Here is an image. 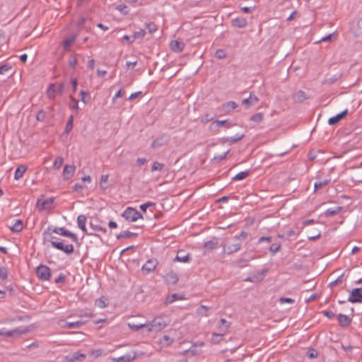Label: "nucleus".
<instances>
[{
    "instance_id": "nucleus-32",
    "label": "nucleus",
    "mask_w": 362,
    "mask_h": 362,
    "mask_svg": "<svg viewBox=\"0 0 362 362\" xmlns=\"http://www.w3.org/2000/svg\"><path fill=\"white\" fill-rule=\"evenodd\" d=\"M230 326V322L225 319H221L218 322V328L225 332Z\"/></svg>"
},
{
    "instance_id": "nucleus-41",
    "label": "nucleus",
    "mask_w": 362,
    "mask_h": 362,
    "mask_svg": "<svg viewBox=\"0 0 362 362\" xmlns=\"http://www.w3.org/2000/svg\"><path fill=\"white\" fill-rule=\"evenodd\" d=\"M264 118V115L262 112L256 113L251 116L250 120L255 122H260Z\"/></svg>"
},
{
    "instance_id": "nucleus-4",
    "label": "nucleus",
    "mask_w": 362,
    "mask_h": 362,
    "mask_svg": "<svg viewBox=\"0 0 362 362\" xmlns=\"http://www.w3.org/2000/svg\"><path fill=\"white\" fill-rule=\"evenodd\" d=\"M241 241H235L233 239V243L228 242L226 245H223V252L228 255H231L235 252L239 251L241 248Z\"/></svg>"
},
{
    "instance_id": "nucleus-42",
    "label": "nucleus",
    "mask_w": 362,
    "mask_h": 362,
    "mask_svg": "<svg viewBox=\"0 0 362 362\" xmlns=\"http://www.w3.org/2000/svg\"><path fill=\"white\" fill-rule=\"evenodd\" d=\"M95 305L100 308H104L107 306V303H105V299L104 297H101L95 300Z\"/></svg>"
},
{
    "instance_id": "nucleus-47",
    "label": "nucleus",
    "mask_w": 362,
    "mask_h": 362,
    "mask_svg": "<svg viewBox=\"0 0 362 362\" xmlns=\"http://www.w3.org/2000/svg\"><path fill=\"white\" fill-rule=\"evenodd\" d=\"M163 167H164V164L160 163L158 161H155V162H153V163L151 166V170L152 171H156V170L160 171L163 170Z\"/></svg>"
},
{
    "instance_id": "nucleus-1",
    "label": "nucleus",
    "mask_w": 362,
    "mask_h": 362,
    "mask_svg": "<svg viewBox=\"0 0 362 362\" xmlns=\"http://www.w3.org/2000/svg\"><path fill=\"white\" fill-rule=\"evenodd\" d=\"M52 233H57L64 237L69 238L74 243H78L77 235L75 233L68 230L64 227L52 228V226H49L43 232V235L45 236H49V242L52 247L61 250L68 255H71L74 251V245L72 244L64 245V241L54 240L57 239V238L52 235Z\"/></svg>"
},
{
    "instance_id": "nucleus-48",
    "label": "nucleus",
    "mask_w": 362,
    "mask_h": 362,
    "mask_svg": "<svg viewBox=\"0 0 362 362\" xmlns=\"http://www.w3.org/2000/svg\"><path fill=\"white\" fill-rule=\"evenodd\" d=\"M46 118V112L44 110H40L37 115H36V119L39 122H43Z\"/></svg>"
},
{
    "instance_id": "nucleus-58",
    "label": "nucleus",
    "mask_w": 362,
    "mask_h": 362,
    "mask_svg": "<svg viewBox=\"0 0 362 362\" xmlns=\"http://www.w3.org/2000/svg\"><path fill=\"white\" fill-rule=\"evenodd\" d=\"M247 233L245 231H242L238 235H235L233 237V240L235 241H240V239H245L247 237Z\"/></svg>"
},
{
    "instance_id": "nucleus-57",
    "label": "nucleus",
    "mask_w": 362,
    "mask_h": 362,
    "mask_svg": "<svg viewBox=\"0 0 362 362\" xmlns=\"http://www.w3.org/2000/svg\"><path fill=\"white\" fill-rule=\"evenodd\" d=\"M103 354V351L102 349H95V350H92L88 352V354L91 356H94L95 358L101 356Z\"/></svg>"
},
{
    "instance_id": "nucleus-7",
    "label": "nucleus",
    "mask_w": 362,
    "mask_h": 362,
    "mask_svg": "<svg viewBox=\"0 0 362 362\" xmlns=\"http://www.w3.org/2000/svg\"><path fill=\"white\" fill-rule=\"evenodd\" d=\"M86 221H87V218H86V216L85 215H83V214L79 215L77 217V225H78V227L81 230H82L84 233H86L88 235H95V236H98V235H96L94 233H92V232L89 233V232L87 231V228L86 227Z\"/></svg>"
},
{
    "instance_id": "nucleus-55",
    "label": "nucleus",
    "mask_w": 362,
    "mask_h": 362,
    "mask_svg": "<svg viewBox=\"0 0 362 362\" xmlns=\"http://www.w3.org/2000/svg\"><path fill=\"white\" fill-rule=\"evenodd\" d=\"M146 28L148 30L149 33H153L157 30V25L153 23H146Z\"/></svg>"
},
{
    "instance_id": "nucleus-26",
    "label": "nucleus",
    "mask_w": 362,
    "mask_h": 362,
    "mask_svg": "<svg viewBox=\"0 0 362 362\" xmlns=\"http://www.w3.org/2000/svg\"><path fill=\"white\" fill-rule=\"evenodd\" d=\"M307 98H308V97L303 90H298L293 97V100L298 103H302Z\"/></svg>"
},
{
    "instance_id": "nucleus-21",
    "label": "nucleus",
    "mask_w": 362,
    "mask_h": 362,
    "mask_svg": "<svg viewBox=\"0 0 362 362\" xmlns=\"http://www.w3.org/2000/svg\"><path fill=\"white\" fill-rule=\"evenodd\" d=\"M232 24L235 27L243 28L247 25V21L244 18H236L233 20Z\"/></svg>"
},
{
    "instance_id": "nucleus-36",
    "label": "nucleus",
    "mask_w": 362,
    "mask_h": 362,
    "mask_svg": "<svg viewBox=\"0 0 362 362\" xmlns=\"http://www.w3.org/2000/svg\"><path fill=\"white\" fill-rule=\"evenodd\" d=\"M76 35H73L70 36L69 37L65 39L63 42L64 48L67 49L76 40Z\"/></svg>"
},
{
    "instance_id": "nucleus-3",
    "label": "nucleus",
    "mask_w": 362,
    "mask_h": 362,
    "mask_svg": "<svg viewBox=\"0 0 362 362\" xmlns=\"http://www.w3.org/2000/svg\"><path fill=\"white\" fill-rule=\"evenodd\" d=\"M122 216L127 221L134 222L139 218H143L142 214L133 207H127L122 214Z\"/></svg>"
},
{
    "instance_id": "nucleus-19",
    "label": "nucleus",
    "mask_w": 362,
    "mask_h": 362,
    "mask_svg": "<svg viewBox=\"0 0 362 362\" xmlns=\"http://www.w3.org/2000/svg\"><path fill=\"white\" fill-rule=\"evenodd\" d=\"M136 358V354L134 353V354L132 356L130 354L122 356L118 358H113V361L115 362H130L133 360H134Z\"/></svg>"
},
{
    "instance_id": "nucleus-24",
    "label": "nucleus",
    "mask_w": 362,
    "mask_h": 362,
    "mask_svg": "<svg viewBox=\"0 0 362 362\" xmlns=\"http://www.w3.org/2000/svg\"><path fill=\"white\" fill-rule=\"evenodd\" d=\"M26 170V167L25 165H19L15 171L14 179L18 180L23 176L24 173Z\"/></svg>"
},
{
    "instance_id": "nucleus-37",
    "label": "nucleus",
    "mask_w": 362,
    "mask_h": 362,
    "mask_svg": "<svg viewBox=\"0 0 362 362\" xmlns=\"http://www.w3.org/2000/svg\"><path fill=\"white\" fill-rule=\"evenodd\" d=\"M80 96L81 101L83 102L85 104H87L90 100V95L89 93L86 92L85 90H81Z\"/></svg>"
},
{
    "instance_id": "nucleus-49",
    "label": "nucleus",
    "mask_w": 362,
    "mask_h": 362,
    "mask_svg": "<svg viewBox=\"0 0 362 362\" xmlns=\"http://www.w3.org/2000/svg\"><path fill=\"white\" fill-rule=\"evenodd\" d=\"M215 57L217 59H222L226 57V53L224 49H218L215 53Z\"/></svg>"
},
{
    "instance_id": "nucleus-17",
    "label": "nucleus",
    "mask_w": 362,
    "mask_h": 362,
    "mask_svg": "<svg viewBox=\"0 0 362 362\" xmlns=\"http://www.w3.org/2000/svg\"><path fill=\"white\" fill-rule=\"evenodd\" d=\"M27 332V329H21L19 328L15 329L13 330H9L6 332H4L2 330H0V336H6V337H13L15 334H25Z\"/></svg>"
},
{
    "instance_id": "nucleus-62",
    "label": "nucleus",
    "mask_w": 362,
    "mask_h": 362,
    "mask_svg": "<svg viewBox=\"0 0 362 362\" xmlns=\"http://www.w3.org/2000/svg\"><path fill=\"white\" fill-rule=\"evenodd\" d=\"M224 106L227 108L234 110L238 107V105L234 101H229L224 104Z\"/></svg>"
},
{
    "instance_id": "nucleus-30",
    "label": "nucleus",
    "mask_w": 362,
    "mask_h": 362,
    "mask_svg": "<svg viewBox=\"0 0 362 362\" xmlns=\"http://www.w3.org/2000/svg\"><path fill=\"white\" fill-rule=\"evenodd\" d=\"M342 210L341 206H337L334 209H328L326 210L325 214L326 216H331L337 214Z\"/></svg>"
},
{
    "instance_id": "nucleus-22",
    "label": "nucleus",
    "mask_w": 362,
    "mask_h": 362,
    "mask_svg": "<svg viewBox=\"0 0 362 362\" xmlns=\"http://www.w3.org/2000/svg\"><path fill=\"white\" fill-rule=\"evenodd\" d=\"M168 140L165 138V136H161L153 141L151 143V147L153 148H156L160 146L165 145L167 143Z\"/></svg>"
},
{
    "instance_id": "nucleus-33",
    "label": "nucleus",
    "mask_w": 362,
    "mask_h": 362,
    "mask_svg": "<svg viewBox=\"0 0 362 362\" xmlns=\"http://www.w3.org/2000/svg\"><path fill=\"white\" fill-rule=\"evenodd\" d=\"M329 182H330L329 179H325L322 181L315 182L314 185L315 191H317V190L322 188L323 187L327 185Z\"/></svg>"
},
{
    "instance_id": "nucleus-27",
    "label": "nucleus",
    "mask_w": 362,
    "mask_h": 362,
    "mask_svg": "<svg viewBox=\"0 0 362 362\" xmlns=\"http://www.w3.org/2000/svg\"><path fill=\"white\" fill-rule=\"evenodd\" d=\"M89 226L93 230H95V231H101L103 232V233H107V229L103 226H101L100 225L96 223V221H94L93 220H91L89 223Z\"/></svg>"
},
{
    "instance_id": "nucleus-6",
    "label": "nucleus",
    "mask_w": 362,
    "mask_h": 362,
    "mask_svg": "<svg viewBox=\"0 0 362 362\" xmlns=\"http://www.w3.org/2000/svg\"><path fill=\"white\" fill-rule=\"evenodd\" d=\"M348 301L352 303H362V286L361 288H354L351 291Z\"/></svg>"
},
{
    "instance_id": "nucleus-38",
    "label": "nucleus",
    "mask_w": 362,
    "mask_h": 362,
    "mask_svg": "<svg viewBox=\"0 0 362 362\" xmlns=\"http://www.w3.org/2000/svg\"><path fill=\"white\" fill-rule=\"evenodd\" d=\"M74 116L70 115L66 122L65 133L69 134L73 128Z\"/></svg>"
},
{
    "instance_id": "nucleus-28",
    "label": "nucleus",
    "mask_w": 362,
    "mask_h": 362,
    "mask_svg": "<svg viewBox=\"0 0 362 362\" xmlns=\"http://www.w3.org/2000/svg\"><path fill=\"white\" fill-rule=\"evenodd\" d=\"M56 92V85L54 83H50L47 90V98L49 99H54L55 98Z\"/></svg>"
},
{
    "instance_id": "nucleus-39",
    "label": "nucleus",
    "mask_w": 362,
    "mask_h": 362,
    "mask_svg": "<svg viewBox=\"0 0 362 362\" xmlns=\"http://www.w3.org/2000/svg\"><path fill=\"white\" fill-rule=\"evenodd\" d=\"M218 245V242L216 240H211L204 243V247L208 248L209 250H213Z\"/></svg>"
},
{
    "instance_id": "nucleus-15",
    "label": "nucleus",
    "mask_w": 362,
    "mask_h": 362,
    "mask_svg": "<svg viewBox=\"0 0 362 362\" xmlns=\"http://www.w3.org/2000/svg\"><path fill=\"white\" fill-rule=\"evenodd\" d=\"M165 280L168 284H176L179 281V277L175 272L171 271L165 274Z\"/></svg>"
},
{
    "instance_id": "nucleus-12",
    "label": "nucleus",
    "mask_w": 362,
    "mask_h": 362,
    "mask_svg": "<svg viewBox=\"0 0 362 362\" xmlns=\"http://www.w3.org/2000/svg\"><path fill=\"white\" fill-rule=\"evenodd\" d=\"M190 256L189 253H185L184 250H179L174 261H177L183 263L189 262Z\"/></svg>"
},
{
    "instance_id": "nucleus-34",
    "label": "nucleus",
    "mask_w": 362,
    "mask_h": 362,
    "mask_svg": "<svg viewBox=\"0 0 362 362\" xmlns=\"http://www.w3.org/2000/svg\"><path fill=\"white\" fill-rule=\"evenodd\" d=\"M227 122L226 120H216L210 125L211 129H218L221 127L223 126Z\"/></svg>"
},
{
    "instance_id": "nucleus-43",
    "label": "nucleus",
    "mask_w": 362,
    "mask_h": 362,
    "mask_svg": "<svg viewBox=\"0 0 362 362\" xmlns=\"http://www.w3.org/2000/svg\"><path fill=\"white\" fill-rule=\"evenodd\" d=\"M71 356L74 359L78 361H83L86 358V355L79 352H74Z\"/></svg>"
},
{
    "instance_id": "nucleus-10",
    "label": "nucleus",
    "mask_w": 362,
    "mask_h": 362,
    "mask_svg": "<svg viewBox=\"0 0 362 362\" xmlns=\"http://www.w3.org/2000/svg\"><path fill=\"white\" fill-rule=\"evenodd\" d=\"M85 324V321L78 320L73 322H63V324L61 325L63 328H69V329H78L82 325Z\"/></svg>"
},
{
    "instance_id": "nucleus-40",
    "label": "nucleus",
    "mask_w": 362,
    "mask_h": 362,
    "mask_svg": "<svg viewBox=\"0 0 362 362\" xmlns=\"http://www.w3.org/2000/svg\"><path fill=\"white\" fill-rule=\"evenodd\" d=\"M224 333H214L211 337V341L214 344H218L222 340Z\"/></svg>"
},
{
    "instance_id": "nucleus-53",
    "label": "nucleus",
    "mask_w": 362,
    "mask_h": 362,
    "mask_svg": "<svg viewBox=\"0 0 362 362\" xmlns=\"http://www.w3.org/2000/svg\"><path fill=\"white\" fill-rule=\"evenodd\" d=\"M8 277L7 269L5 267H0V278L1 280H5Z\"/></svg>"
},
{
    "instance_id": "nucleus-2",
    "label": "nucleus",
    "mask_w": 362,
    "mask_h": 362,
    "mask_svg": "<svg viewBox=\"0 0 362 362\" xmlns=\"http://www.w3.org/2000/svg\"><path fill=\"white\" fill-rule=\"evenodd\" d=\"M168 325L167 317L158 316L155 317L150 323H147L146 329L148 332H159Z\"/></svg>"
},
{
    "instance_id": "nucleus-25",
    "label": "nucleus",
    "mask_w": 362,
    "mask_h": 362,
    "mask_svg": "<svg viewBox=\"0 0 362 362\" xmlns=\"http://www.w3.org/2000/svg\"><path fill=\"white\" fill-rule=\"evenodd\" d=\"M137 235V233L130 232L129 230H124L120 233L117 234L116 238L117 240H120L122 238H129L132 237H135Z\"/></svg>"
},
{
    "instance_id": "nucleus-54",
    "label": "nucleus",
    "mask_w": 362,
    "mask_h": 362,
    "mask_svg": "<svg viewBox=\"0 0 362 362\" xmlns=\"http://www.w3.org/2000/svg\"><path fill=\"white\" fill-rule=\"evenodd\" d=\"M173 341V339H172L169 336L164 335L160 340V343L163 344L166 346L170 345Z\"/></svg>"
},
{
    "instance_id": "nucleus-56",
    "label": "nucleus",
    "mask_w": 362,
    "mask_h": 362,
    "mask_svg": "<svg viewBox=\"0 0 362 362\" xmlns=\"http://www.w3.org/2000/svg\"><path fill=\"white\" fill-rule=\"evenodd\" d=\"M108 177V175H103L100 177V187L103 189H106L107 188V186H104L103 184L107 182Z\"/></svg>"
},
{
    "instance_id": "nucleus-35",
    "label": "nucleus",
    "mask_w": 362,
    "mask_h": 362,
    "mask_svg": "<svg viewBox=\"0 0 362 362\" xmlns=\"http://www.w3.org/2000/svg\"><path fill=\"white\" fill-rule=\"evenodd\" d=\"M146 34V32L144 30H141L138 32H136L132 35V40H130V43H132L135 41L136 39L140 38L142 39Z\"/></svg>"
},
{
    "instance_id": "nucleus-51",
    "label": "nucleus",
    "mask_w": 362,
    "mask_h": 362,
    "mask_svg": "<svg viewBox=\"0 0 362 362\" xmlns=\"http://www.w3.org/2000/svg\"><path fill=\"white\" fill-rule=\"evenodd\" d=\"M64 159L62 157H57L54 162L53 166L55 169H59L62 165Z\"/></svg>"
},
{
    "instance_id": "nucleus-59",
    "label": "nucleus",
    "mask_w": 362,
    "mask_h": 362,
    "mask_svg": "<svg viewBox=\"0 0 362 362\" xmlns=\"http://www.w3.org/2000/svg\"><path fill=\"white\" fill-rule=\"evenodd\" d=\"M317 355H318V353L317 351L314 349H310L308 351V356L310 358H315L317 357Z\"/></svg>"
},
{
    "instance_id": "nucleus-8",
    "label": "nucleus",
    "mask_w": 362,
    "mask_h": 362,
    "mask_svg": "<svg viewBox=\"0 0 362 362\" xmlns=\"http://www.w3.org/2000/svg\"><path fill=\"white\" fill-rule=\"evenodd\" d=\"M54 200V197H51L45 200L38 199L37 202V207L40 211L49 209L52 207Z\"/></svg>"
},
{
    "instance_id": "nucleus-61",
    "label": "nucleus",
    "mask_w": 362,
    "mask_h": 362,
    "mask_svg": "<svg viewBox=\"0 0 362 362\" xmlns=\"http://www.w3.org/2000/svg\"><path fill=\"white\" fill-rule=\"evenodd\" d=\"M155 205L153 202H146L140 206V209L142 211L146 212L148 207Z\"/></svg>"
},
{
    "instance_id": "nucleus-9",
    "label": "nucleus",
    "mask_w": 362,
    "mask_h": 362,
    "mask_svg": "<svg viewBox=\"0 0 362 362\" xmlns=\"http://www.w3.org/2000/svg\"><path fill=\"white\" fill-rule=\"evenodd\" d=\"M158 262L156 259H148L143 266L142 271L146 274H149L155 270Z\"/></svg>"
},
{
    "instance_id": "nucleus-31",
    "label": "nucleus",
    "mask_w": 362,
    "mask_h": 362,
    "mask_svg": "<svg viewBox=\"0 0 362 362\" xmlns=\"http://www.w3.org/2000/svg\"><path fill=\"white\" fill-rule=\"evenodd\" d=\"M250 173L248 170L243 171L238 173L235 177L232 178L233 180H242L245 179L250 175Z\"/></svg>"
},
{
    "instance_id": "nucleus-44",
    "label": "nucleus",
    "mask_w": 362,
    "mask_h": 362,
    "mask_svg": "<svg viewBox=\"0 0 362 362\" xmlns=\"http://www.w3.org/2000/svg\"><path fill=\"white\" fill-rule=\"evenodd\" d=\"M146 325H147V323L146 324H132V323H129V327H130V329L132 330H134V331H138L139 329L143 328V327H146Z\"/></svg>"
},
{
    "instance_id": "nucleus-18",
    "label": "nucleus",
    "mask_w": 362,
    "mask_h": 362,
    "mask_svg": "<svg viewBox=\"0 0 362 362\" xmlns=\"http://www.w3.org/2000/svg\"><path fill=\"white\" fill-rule=\"evenodd\" d=\"M259 101V98L254 95L250 94L249 98L243 100V104L246 105L247 107L256 105Z\"/></svg>"
},
{
    "instance_id": "nucleus-52",
    "label": "nucleus",
    "mask_w": 362,
    "mask_h": 362,
    "mask_svg": "<svg viewBox=\"0 0 362 362\" xmlns=\"http://www.w3.org/2000/svg\"><path fill=\"white\" fill-rule=\"evenodd\" d=\"M265 272H267V271L263 270L261 272H259L258 274L254 275L253 279H255V281H261L264 277Z\"/></svg>"
},
{
    "instance_id": "nucleus-11",
    "label": "nucleus",
    "mask_w": 362,
    "mask_h": 362,
    "mask_svg": "<svg viewBox=\"0 0 362 362\" xmlns=\"http://www.w3.org/2000/svg\"><path fill=\"white\" fill-rule=\"evenodd\" d=\"M348 113L347 110H345L342 111L341 112L337 114V115L330 117L328 119V124L329 125H335L337 124L340 120H341Z\"/></svg>"
},
{
    "instance_id": "nucleus-45",
    "label": "nucleus",
    "mask_w": 362,
    "mask_h": 362,
    "mask_svg": "<svg viewBox=\"0 0 362 362\" xmlns=\"http://www.w3.org/2000/svg\"><path fill=\"white\" fill-rule=\"evenodd\" d=\"M116 9L119 11L121 13L124 15H127L129 13L128 7L125 4H119L116 7Z\"/></svg>"
},
{
    "instance_id": "nucleus-16",
    "label": "nucleus",
    "mask_w": 362,
    "mask_h": 362,
    "mask_svg": "<svg viewBox=\"0 0 362 362\" xmlns=\"http://www.w3.org/2000/svg\"><path fill=\"white\" fill-rule=\"evenodd\" d=\"M337 318L339 325L342 327H348L351 322V319L349 316L341 313L337 315Z\"/></svg>"
},
{
    "instance_id": "nucleus-60",
    "label": "nucleus",
    "mask_w": 362,
    "mask_h": 362,
    "mask_svg": "<svg viewBox=\"0 0 362 362\" xmlns=\"http://www.w3.org/2000/svg\"><path fill=\"white\" fill-rule=\"evenodd\" d=\"M11 69L8 64H4L0 66V74H4Z\"/></svg>"
},
{
    "instance_id": "nucleus-50",
    "label": "nucleus",
    "mask_w": 362,
    "mask_h": 362,
    "mask_svg": "<svg viewBox=\"0 0 362 362\" xmlns=\"http://www.w3.org/2000/svg\"><path fill=\"white\" fill-rule=\"evenodd\" d=\"M244 136H245L244 134H238L228 138L227 140L230 141L231 143H235V142L239 141L242 139H243Z\"/></svg>"
},
{
    "instance_id": "nucleus-29",
    "label": "nucleus",
    "mask_w": 362,
    "mask_h": 362,
    "mask_svg": "<svg viewBox=\"0 0 362 362\" xmlns=\"http://www.w3.org/2000/svg\"><path fill=\"white\" fill-rule=\"evenodd\" d=\"M13 232H21L23 230V221L21 220H16V223L10 228Z\"/></svg>"
},
{
    "instance_id": "nucleus-13",
    "label": "nucleus",
    "mask_w": 362,
    "mask_h": 362,
    "mask_svg": "<svg viewBox=\"0 0 362 362\" xmlns=\"http://www.w3.org/2000/svg\"><path fill=\"white\" fill-rule=\"evenodd\" d=\"M76 167L74 165H66L63 170V176L65 180L70 179L75 173Z\"/></svg>"
},
{
    "instance_id": "nucleus-46",
    "label": "nucleus",
    "mask_w": 362,
    "mask_h": 362,
    "mask_svg": "<svg viewBox=\"0 0 362 362\" xmlns=\"http://www.w3.org/2000/svg\"><path fill=\"white\" fill-rule=\"evenodd\" d=\"M281 250V244L280 243H273L269 247V251L273 254H275L279 252Z\"/></svg>"
},
{
    "instance_id": "nucleus-63",
    "label": "nucleus",
    "mask_w": 362,
    "mask_h": 362,
    "mask_svg": "<svg viewBox=\"0 0 362 362\" xmlns=\"http://www.w3.org/2000/svg\"><path fill=\"white\" fill-rule=\"evenodd\" d=\"M70 98H71V101L73 102V105L71 107L72 110H74L75 111H78V101L72 96H70Z\"/></svg>"
},
{
    "instance_id": "nucleus-23",
    "label": "nucleus",
    "mask_w": 362,
    "mask_h": 362,
    "mask_svg": "<svg viewBox=\"0 0 362 362\" xmlns=\"http://www.w3.org/2000/svg\"><path fill=\"white\" fill-rule=\"evenodd\" d=\"M184 299V297L182 295H180V294H178V293H173L172 295H170L168 296L167 298H166V300H165V303L166 304H170V303H173V302L177 300H182Z\"/></svg>"
},
{
    "instance_id": "nucleus-64",
    "label": "nucleus",
    "mask_w": 362,
    "mask_h": 362,
    "mask_svg": "<svg viewBox=\"0 0 362 362\" xmlns=\"http://www.w3.org/2000/svg\"><path fill=\"white\" fill-rule=\"evenodd\" d=\"M77 64V59L75 56H71L69 60V64L70 66L75 68Z\"/></svg>"
},
{
    "instance_id": "nucleus-5",
    "label": "nucleus",
    "mask_w": 362,
    "mask_h": 362,
    "mask_svg": "<svg viewBox=\"0 0 362 362\" xmlns=\"http://www.w3.org/2000/svg\"><path fill=\"white\" fill-rule=\"evenodd\" d=\"M37 276L43 281H47L51 276L50 269L44 264H40L36 268Z\"/></svg>"
},
{
    "instance_id": "nucleus-20",
    "label": "nucleus",
    "mask_w": 362,
    "mask_h": 362,
    "mask_svg": "<svg viewBox=\"0 0 362 362\" xmlns=\"http://www.w3.org/2000/svg\"><path fill=\"white\" fill-rule=\"evenodd\" d=\"M352 33L356 37L362 35V17L358 19L356 24L352 28Z\"/></svg>"
},
{
    "instance_id": "nucleus-14",
    "label": "nucleus",
    "mask_w": 362,
    "mask_h": 362,
    "mask_svg": "<svg viewBox=\"0 0 362 362\" xmlns=\"http://www.w3.org/2000/svg\"><path fill=\"white\" fill-rule=\"evenodd\" d=\"M170 47L175 52H181L185 47V43L178 40H172Z\"/></svg>"
}]
</instances>
